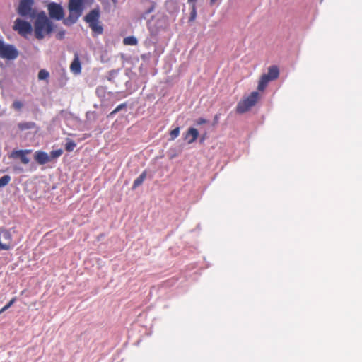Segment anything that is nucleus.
I'll return each mask as SVG.
<instances>
[{
	"label": "nucleus",
	"instance_id": "obj_1",
	"mask_svg": "<svg viewBox=\"0 0 362 362\" xmlns=\"http://www.w3.org/2000/svg\"><path fill=\"white\" fill-rule=\"evenodd\" d=\"M35 18L33 32L35 38L40 40L53 32L54 23L47 17L45 11L39 12Z\"/></svg>",
	"mask_w": 362,
	"mask_h": 362
},
{
	"label": "nucleus",
	"instance_id": "obj_2",
	"mask_svg": "<svg viewBox=\"0 0 362 362\" xmlns=\"http://www.w3.org/2000/svg\"><path fill=\"white\" fill-rule=\"evenodd\" d=\"M85 0H69L68 4L69 16L64 20L66 25L75 23L82 15Z\"/></svg>",
	"mask_w": 362,
	"mask_h": 362
},
{
	"label": "nucleus",
	"instance_id": "obj_3",
	"mask_svg": "<svg viewBox=\"0 0 362 362\" xmlns=\"http://www.w3.org/2000/svg\"><path fill=\"white\" fill-rule=\"evenodd\" d=\"M259 99V94L257 91L252 92L247 97L240 100L237 106L236 112L239 114H243L255 106Z\"/></svg>",
	"mask_w": 362,
	"mask_h": 362
},
{
	"label": "nucleus",
	"instance_id": "obj_4",
	"mask_svg": "<svg viewBox=\"0 0 362 362\" xmlns=\"http://www.w3.org/2000/svg\"><path fill=\"white\" fill-rule=\"evenodd\" d=\"M100 11L98 8L91 10L85 17L84 20L88 23L92 31L96 35H101L103 33V28L100 24Z\"/></svg>",
	"mask_w": 362,
	"mask_h": 362
},
{
	"label": "nucleus",
	"instance_id": "obj_5",
	"mask_svg": "<svg viewBox=\"0 0 362 362\" xmlns=\"http://www.w3.org/2000/svg\"><path fill=\"white\" fill-rule=\"evenodd\" d=\"M279 76V69L277 66H271L268 69V72L267 74H263L259 81L257 86V89L259 90H264L267 86L268 83L278 78Z\"/></svg>",
	"mask_w": 362,
	"mask_h": 362
},
{
	"label": "nucleus",
	"instance_id": "obj_6",
	"mask_svg": "<svg viewBox=\"0 0 362 362\" xmlns=\"http://www.w3.org/2000/svg\"><path fill=\"white\" fill-rule=\"evenodd\" d=\"M13 29L18 32L21 36L24 37H27L28 35H30L33 31V28L31 23L21 18L16 19L13 25Z\"/></svg>",
	"mask_w": 362,
	"mask_h": 362
},
{
	"label": "nucleus",
	"instance_id": "obj_7",
	"mask_svg": "<svg viewBox=\"0 0 362 362\" xmlns=\"http://www.w3.org/2000/svg\"><path fill=\"white\" fill-rule=\"evenodd\" d=\"M33 0H20L17 13L22 17L34 18L36 14L35 11L33 9Z\"/></svg>",
	"mask_w": 362,
	"mask_h": 362
},
{
	"label": "nucleus",
	"instance_id": "obj_8",
	"mask_svg": "<svg viewBox=\"0 0 362 362\" xmlns=\"http://www.w3.org/2000/svg\"><path fill=\"white\" fill-rule=\"evenodd\" d=\"M18 56V50L11 45H4L0 40V57L6 59H15Z\"/></svg>",
	"mask_w": 362,
	"mask_h": 362
},
{
	"label": "nucleus",
	"instance_id": "obj_9",
	"mask_svg": "<svg viewBox=\"0 0 362 362\" xmlns=\"http://www.w3.org/2000/svg\"><path fill=\"white\" fill-rule=\"evenodd\" d=\"M13 238L11 232L0 228V250H8L12 247Z\"/></svg>",
	"mask_w": 362,
	"mask_h": 362
},
{
	"label": "nucleus",
	"instance_id": "obj_10",
	"mask_svg": "<svg viewBox=\"0 0 362 362\" xmlns=\"http://www.w3.org/2000/svg\"><path fill=\"white\" fill-rule=\"evenodd\" d=\"M47 11L50 18L60 21L64 18V12L62 6L55 2H51L47 5Z\"/></svg>",
	"mask_w": 362,
	"mask_h": 362
},
{
	"label": "nucleus",
	"instance_id": "obj_11",
	"mask_svg": "<svg viewBox=\"0 0 362 362\" xmlns=\"http://www.w3.org/2000/svg\"><path fill=\"white\" fill-rule=\"evenodd\" d=\"M32 151V149H14L10 153L9 158L13 160H20L23 164L27 165L30 163L28 155L30 154Z\"/></svg>",
	"mask_w": 362,
	"mask_h": 362
},
{
	"label": "nucleus",
	"instance_id": "obj_12",
	"mask_svg": "<svg viewBox=\"0 0 362 362\" xmlns=\"http://www.w3.org/2000/svg\"><path fill=\"white\" fill-rule=\"evenodd\" d=\"M34 159L39 165H45L51 161V158L47 153L42 151H37L34 154Z\"/></svg>",
	"mask_w": 362,
	"mask_h": 362
},
{
	"label": "nucleus",
	"instance_id": "obj_13",
	"mask_svg": "<svg viewBox=\"0 0 362 362\" xmlns=\"http://www.w3.org/2000/svg\"><path fill=\"white\" fill-rule=\"evenodd\" d=\"M199 136V132L197 129L194 127H190L186 132L184 139L187 141V144H190L194 143Z\"/></svg>",
	"mask_w": 362,
	"mask_h": 362
},
{
	"label": "nucleus",
	"instance_id": "obj_14",
	"mask_svg": "<svg viewBox=\"0 0 362 362\" xmlns=\"http://www.w3.org/2000/svg\"><path fill=\"white\" fill-rule=\"evenodd\" d=\"M70 70L75 75H78L81 72V64L78 54H75L74 60L70 65Z\"/></svg>",
	"mask_w": 362,
	"mask_h": 362
},
{
	"label": "nucleus",
	"instance_id": "obj_15",
	"mask_svg": "<svg viewBox=\"0 0 362 362\" xmlns=\"http://www.w3.org/2000/svg\"><path fill=\"white\" fill-rule=\"evenodd\" d=\"M36 124L33 122H23L18 124V127L21 131L34 129Z\"/></svg>",
	"mask_w": 362,
	"mask_h": 362
},
{
	"label": "nucleus",
	"instance_id": "obj_16",
	"mask_svg": "<svg viewBox=\"0 0 362 362\" xmlns=\"http://www.w3.org/2000/svg\"><path fill=\"white\" fill-rule=\"evenodd\" d=\"M146 177V172L144 171L134 181L132 189H134L140 186L144 181Z\"/></svg>",
	"mask_w": 362,
	"mask_h": 362
},
{
	"label": "nucleus",
	"instance_id": "obj_17",
	"mask_svg": "<svg viewBox=\"0 0 362 362\" xmlns=\"http://www.w3.org/2000/svg\"><path fill=\"white\" fill-rule=\"evenodd\" d=\"M123 43L125 45H136L138 44L137 39L134 36H129L123 40Z\"/></svg>",
	"mask_w": 362,
	"mask_h": 362
},
{
	"label": "nucleus",
	"instance_id": "obj_18",
	"mask_svg": "<svg viewBox=\"0 0 362 362\" xmlns=\"http://www.w3.org/2000/svg\"><path fill=\"white\" fill-rule=\"evenodd\" d=\"M49 74L45 69H41L38 72L37 77H38L39 80H46V79H47L49 78Z\"/></svg>",
	"mask_w": 362,
	"mask_h": 362
},
{
	"label": "nucleus",
	"instance_id": "obj_19",
	"mask_svg": "<svg viewBox=\"0 0 362 362\" xmlns=\"http://www.w3.org/2000/svg\"><path fill=\"white\" fill-rule=\"evenodd\" d=\"M62 153H63L62 149H57V150L52 151L50 152V155H49V156L51 158V160H52L54 158H59V156H61L62 155Z\"/></svg>",
	"mask_w": 362,
	"mask_h": 362
},
{
	"label": "nucleus",
	"instance_id": "obj_20",
	"mask_svg": "<svg viewBox=\"0 0 362 362\" xmlns=\"http://www.w3.org/2000/svg\"><path fill=\"white\" fill-rule=\"evenodd\" d=\"M11 181V177L8 175H4L0 178V187L7 185Z\"/></svg>",
	"mask_w": 362,
	"mask_h": 362
},
{
	"label": "nucleus",
	"instance_id": "obj_21",
	"mask_svg": "<svg viewBox=\"0 0 362 362\" xmlns=\"http://www.w3.org/2000/svg\"><path fill=\"white\" fill-rule=\"evenodd\" d=\"M196 18H197L196 4H192V10H191V12H190V16H189V21L192 22V21H194L196 19Z\"/></svg>",
	"mask_w": 362,
	"mask_h": 362
},
{
	"label": "nucleus",
	"instance_id": "obj_22",
	"mask_svg": "<svg viewBox=\"0 0 362 362\" xmlns=\"http://www.w3.org/2000/svg\"><path fill=\"white\" fill-rule=\"evenodd\" d=\"M76 146V144L75 141H74L72 140H69L66 142V144L65 145V149H66V151L71 152L75 148Z\"/></svg>",
	"mask_w": 362,
	"mask_h": 362
},
{
	"label": "nucleus",
	"instance_id": "obj_23",
	"mask_svg": "<svg viewBox=\"0 0 362 362\" xmlns=\"http://www.w3.org/2000/svg\"><path fill=\"white\" fill-rule=\"evenodd\" d=\"M179 134H180V128L179 127H176L174 129L171 130L170 132V140H174L179 136Z\"/></svg>",
	"mask_w": 362,
	"mask_h": 362
},
{
	"label": "nucleus",
	"instance_id": "obj_24",
	"mask_svg": "<svg viewBox=\"0 0 362 362\" xmlns=\"http://www.w3.org/2000/svg\"><path fill=\"white\" fill-rule=\"evenodd\" d=\"M23 107V103L20 100H15L12 104V108L16 110H21Z\"/></svg>",
	"mask_w": 362,
	"mask_h": 362
},
{
	"label": "nucleus",
	"instance_id": "obj_25",
	"mask_svg": "<svg viewBox=\"0 0 362 362\" xmlns=\"http://www.w3.org/2000/svg\"><path fill=\"white\" fill-rule=\"evenodd\" d=\"M127 107V104L125 103L119 105L113 111H112L110 114V116H112L117 113L119 111Z\"/></svg>",
	"mask_w": 362,
	"mask_h": 362
},
{
	"label": "nucleus",
	"instance_id": "obj_26",
	"mask_svg": "<svg viewBox=\"0 0 362 362\" xmlns=\"http://www.w3.org/2000/svg\"><path fill=\"white\" fill-rule=\"evenodd\" d=\"M16 301V298H13L6 305H4L1 310H0V314L3 312L8 310Z\"/></svg>",
	"mask_w": 362,
	"mask_h": 362
},
{
	"label": "nucleus",
	"instance_id": "obj_27",
	"mask_svg": "<svg viewBox=\"0 0 362 362\" xmlns=\"http://www.w3.org/2000/svg\"><path fill=\"white\" fill-rule=\"evenodd\" d=\"M196 122L197 124L201 125V124L206 123L207 120L204 118L201 117V118H199Z\"/></svg>",
	"mask_w": 362,
	"mask_h": 362
},
{
	"label": "nucleus",
	"instance_id": "obj_28",
	"mask_svg": "<svg viewBox=\"0 0 362 362\" xmlns=\"http://www.w3.org/2000/svg\"><path fill=\"white\" fill-rule=\"evenodd\" d=\"M64 34H65L64 31L59 32L57 35V38L59 40H62L64 38Z\"/></svg>",
	"mask_w": 362,
	"mask_h": 362
},
{
	"label": "nucleus",
	"instance_id": "obj_29",
	"mask_svg": "<svg viewBox=\"0 0 362 362\" xmlns=\"http://www.w3.org/2000/svg\"><path fill=\"white\" fill-rule=\"evenodd\" d=\"M218 120H219V115L216 114V115H215V116L214 117V123H213V124L214 125L216 124L218 122Z\"/></svg>",
	"mask_w": 362,
	"mask_h": 362
},
{
	"label": "nucleus",
	"instance_id": "obj_30",
	"mask_svg": "<svg viewBox=\"0 0 362 362\" xmlns=\"http://www.w3.org/2000/svg\"><path fill=\"white\" fill-rule=\"evenodd\" d=\"M216 0H210V4L214 5L216 3Z\"/></svg>",
	"mask_w": 362,
	"mask_h": 362
},
{
	"label": "nucleus",
	"instance_id": "obj_31",
	"mask_svg": "<svg viewBox=\"0 0 362 362\" xmlns=\"http://www.w3.org/2000/svg\"><path fill=\"white\" fill-rule=\"evenodd\" d=\"M112 1L114 4V5L116 6L118 2V0H112Z\"/></svg>",
	"mask_w": 362,
	"mask_h": 362
},
{
	"label": "nucleus",
	"instance_id": "obj_32",
	"mask_svg": "<svg viewBox=\"0 0 362 362\" xmlns=\"http://www.w3.org/2000/svg\"><path fill=\"white\" fill-rule=\"evenodd\" d=\"M197 0H188V3L191 4V3H193V4H195V1Z\"/></svg>",
	"mask_w": 362,
	"mask_h": 362
}]
</instances>
